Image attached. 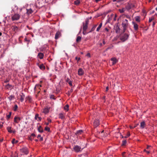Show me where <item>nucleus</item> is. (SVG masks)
Here are the masks:
<instances>
[{
    "label": "nucleus",
    "instance_id": "nucleus-1",
    "mask_svg": "<svg viewBox=\"0 0 157 157\" xmlns=\"http://www.w3.org/2000/svg\"><path fill=\"white\" fill-rule=\"evenodd\" d=\"M129 25L128 20L126 19L123 20L121 23V25L123 28V33L125 32Z\"/></svg>",
    "mask_w": 157,
    "mask_h": 157
},
{
    "label": "nucleus",
    "instance_id": "nucleus-2",
    "mask_svg": "<svg viewBox=\"0 0 157 157\" xmlns=\"http://www.w3.org/2000/svg\"><path fill=\"white\" fill-rule=\"evenodd\" d=\"M128 33H124L121 35L120 37V40L122 42H124L128 39L129 36Z\"/></svg>",
    "mask_w": 157,
    "mask_h": 157
},
{
    "label": "nucleus",
    "instance_id": "nucleus-3",
    "mask_svg": "<svg viewBox=\"0 0 157 157\" xmlns=\"http://www.w3.org/2000/svg\"><path fill=\"white\" fill-rule=\"evenodd\" d=\"M88 20H86L85 23H83V33L84 35H86L87 33L86 32V30L88 28Z\"/></svg>",
    "mask_w": 157,
    "mask_h": 157
},
{
    "label": "nucleus",
    "instance_id": "nucleus-4",
    "mask_svg": "<svg viewBox=\"0 0 157 157\" xmlns=\"http://www.w3.org/2000/svg\"><path fill=\"white\" fill-rule=\"evenodd\" d=\"M125 8L127 10H129L132 8H136V6L134 3L131 2H129L127 3L125 6Z\"/></svg>",
    "mask_w": 157,
    "mask_h": 157
},
{
    "label": "nucleus",
    "instance_id": "nucleus-5",
    "mask_svg": "<svg viewBox=\"0 0 157 157\" xmlns=\"http://www.w3.org/2000/svg\"><path fill=\"white\" fill-rule=\"evenodd\" d=\"M20 17V15L18 13H15L12 15L11 19L12 21L18 20Z\"/></svg>",
    "mask_w": 157,
    "mask_h": 157
},
{
    "label": "nucleus",
    "instance_id": "nucleus-6",
    "mask_svg": "<svg viewBox=\"0 0 157 157\" xmlns=\"http://www.w3.org/2000/svg\"><path fill=\"white\" fill-rule=\"evenodd\" d=\"M20 151L23 154L27 155L29 153L28 149L26 147H23L21 149Z\"/></svg>",
    "mask_w": 157,
    "mask_h": 157
},
{
    "label": "nucleus",
    "instance_id": "nucleus-7",
    "mask_svg": "<svg viewBox=\"0 0 157 157\" xmlns=\"http://www.w3.org/2000/svg\"><path fill=\"white\" fill-rule=\"evenodd\" d=\"M132 23L133 25L134 30L136 32H137L139 29V25L134 21H132Z\"/></svg>",
    "mask_w": 157,
    "mask_h": 157
},
{
    "label": "nucleus",
    "instance_id": "nucleus-8",
    "mask_svg": "<svg viewBox=\"0 0 157 157\" xmlns=\"http://www.w3.org/2000/svg\"><path fill=\"white\" fill-rule=\"evenodd\" d=\"M73 149L76 152H78L81 151L82 150L81 147L78 145L75 146L73 148Z\"/></svg>",
    "mask_w": 157,
    "mask_h": 157
},
{
    "label": "nucleus",
    "instance_id": "nucleus-9",
    "mask_svg": "<svg viewBox=\"0 0 157 157\" xmlns=\"http://www.w3.org/2000/svg\"><path fill=\"white\" fill-rule=\"evenodd\" d=\"M62 34L61 32L59 31L57 32L55 34V38L56 40L58 39L61 36Z\"/></svg>",
    "mask_w": 157,
    "mask_h": 157
},
{
    "label": "nucleus",
    "instance_id": "nucleus-10",
    "mask_svg": "<svg viewBox=\"0 0 157 157\" xmlns=\"http://www.w3.org/2000/svg\"><path fill=\"white\" fill-rule=\"evenodd\" d=\"M36 65L40 69L42 70H44L45 69V67L43 64H40L39 63H37Z\"/></svg>",
    "mask_w": 157,
    "mask_h": 157
},
{
    "label": "nucleus",
    "instance_id": "nucleus-11",
    "mask_svg": "<svg viewBox=\"0 0 157 157\" xmlns=\"http://www.w3.org/2000/svg\"><path fill=\"white\" fill-rule=\"evenodd\" d=\"M50 108L46 107L42 109V112L45 114H46L49 113Z\"/></svg>",
    "mask_w": 157,
    "mask_h": 157
},
{
    "label": "nucleus",
    "instance_id": "nucleus-12",
    "mask_svg": "<svg viewBox=\"0 0 157 157\" xmlns=\"http://www.w3.org/2000/svg\"><path fill=\"white\" fill-rule=\"evenodd\" d=\"M21 120L20 117L15 116L14 118V122L16 123H18Z\"/></svg>",
    "mask_w": 157,
    "mask_h": 157
},
{
    "label": "nucleus",
    "instance_id": "nucleus-13",
    "mask_svg": "<svg viewBox=\"0 0 157 157\" xmlns=\"http://www.w3.org/2000/svg\"><path fill=\"white\" fill-rule=\"evenodd\" d=\"M11 29L15 33H16L18 32V28L16 25H13L11 27Z\"/></svg>",
    "mask_w": 157,
    "mask_h": 157
},
{
    "label": "nucleus",
    "instance_id": "nucleus-14",
    "mask_svg": "<svg viewBox=\"0 0 157 157\" xmlns=\"http://www.w3.org/2000/svg\"><path fill=\"white\" fill-rule=\"evenodd\" d=\"M59 118L62 120H64L65 118V114L64 113H61L58 115Z\"/></svg>",
    "mask_w": 157,
    "mask_h": 157
},
{
    "label": "nucleus",
    "instance_id": "nucleus-15",
    "mask_svg": "<svg viewBox=\"0 0 157 157\" xmlns=\"http://www.w3.org/2000/svg\"><path fill=\"white\" fill-rule=\"evenodd\" d=\"M94 126L96 127L99 124V121L98 120L96 119L94 120L93 123Z\"/></svg>",
    "mask_w": 157,
    "mask_h": 157
},
{
    "label": "nucleus",
    "instance_id": "nucleus-16",
    "mask_svg": "<svg viewBox=\"0 0 157 157\" xmlns=\"http://www.w3.org/2000/svg\"><path fill=\"white\" fill-rule=\"evenodd\" d=\"M84 74V71L82 68H79L78 70V74L79 75H82Z\"/></svg>",
    "mask_w": 157,
    "mask_h": 157
},
{
    "label": "nucleus",
    "instance_id": "nucleus-17",
    "mask_svg": "<svg viewBox=\"0 0 157 157\" xmlns=\"http://www.w3.org/2000/svg\"><path fill=\"white\" fill-rule=\"evenodd\" d=\"M20 100L21 102H23L25 98V95L23 93H21L20 94Z\"/></svg>",
    "mask_w": 157,
    "mask_h": 157
},
{
    "label": "nucleus",
    "instance_id": "nucleus-18",
    "mask_svg": "<svg viewBox=\"0 0 157 157\" xmlns=\"http://www.w3.org/2000/svg\"><path fill=\"white\" fill-rule=\"evenodd\" d=\"M111 60L112 61V65L115 64L118 61L117 59L115 57H113L111 59Z\"/></svg>",
    "mask_w": 157,
    "mask_h": 157
},
{
    "label": "nucleus",
    "instance_id": "nucleus-19",
    "mask_svg": "<svg viewBox=\"0 0 157 157\" xmlns=\"http://www.w3.org/2000/svg\"><path fill=\"white\" fill-rule=\"evenodd\" d=\"M38 57L40 59H42L44 57V54L43 53L41 52H39L38 53L37 55Z\"/></svg>",
    "mask_w": 157,
    "mask_h": 157
},
{
    "label": "nucleus",
    "instance_id": "nucleus-20",
    "mask_svg": "<svg viewBox=\"0 0 157 157\" xmlns=\"http://www.w3.org/2000/svg\"><path fill=\"white\" fill-rule=\"evenodd\" d=\"M7 129L8 130V131L10 133H14L15 132V130L13 131L11 130V128L10 127H7Z\"/></svg>",
    "mask_w": 157,
    "mask_h": 157
},
{
    "label": "nucleus",
    "instance_id": "nucleus-21",
    "mask_svg": "<svg viewBox=\"0 0 157 157\" xmlns=\"http://www.w3.org/2000/svg\"><path fill=\"white\" fill-rule=\"evenodd\" d=\"M66 82L69 84L70 86H72V82L69 78H68L66 79Z\"/></svg>",
    "mask_w": 157,
    "mask_h": 157
},
{
    "label": "nucleus",
    "instance_id": "nucleus-22",
    "mask_svg": "<svg viewBox=\"0 0 157 157\" xmlns=\"http://www.w3.org/2000/svg\"><path fill=\"white\" fill-rule=\"evenodd\" d=\"M35 118L36 120H37V118L38 119V120H37L39 121H40L41 120L42 118L40 117H39V114H36L35 115Z\"/></svg>",
    "mask_w": 157,
    "mask_h": 157
},
{
    "label": "nucleus",
    "instance_id": "nucleus-23",
    "mask_svg": "<svg viewBox=\"0 0 157 157\" xmlns=\"http://www.w3.org/2000/svg\"><path fill=\"white\" fill-rule=\"evenodd\" d=\"M145 122L144 121H143L141 122L140 123V127L142 129H143L145 127Z\"/></svg>",
    "mask_w": 157,
    "mask_h": 157
},
{
    "label": "nucleus",
    "instance_id": "nucleus-24",
    "mask_svg": "<svg viewBox=\"0 0 157 157\" xmlns=\"http://www.w3.org/2000/svg\"><path fill=\"white\" fill-rule=\"evenodd\" d=\"M47 47L46 45H44L40 49V51L41 52L44 51L47 49Z\"/></svg>",
    "mask_w": 157,
    "mask_h": 157
},
{
    "label": "nucleus",
    "instance_id": "nucleus-25",
    "mask_svg": "<svg viewBox=\"0 0 157 157\" xmlns=\"http://www.w3.org/2000/svg\"><path fill=\"white\" fill-rule=\"evenodd\" d=\"M27 11L26 13L28 15H30L33 12V11L31 9H27Z\"/></svg>",
    "mask_w": 157,
    "mask_h": 157
},
{
    "label": "nucleus",
    "instance_id": "nucleus-26",
    "mask_svg": "<svg viewBox=\"0 0 157 157\" xmlns=\"http://www.w3.org/2000/svg\"><path fill=\"white\" fill-rule=\"evenodd\" d=\"M135 20L136 21L140 22V17L139 16H136L135 17Z\"/></svg>",
    "mask_w": 157,
    "mask_h": 157
},
{
    "label": "nucleus",
    "instance_id": "nucleus-27",
    "mask_svg": "<svg viewBox=\"0 0 157 157\" xmlns=\"http://www.w3.org/2000/svg\"><path fill=\"white\" fill-rule=\"evenodd\" d=\"M115 30V32L117 33H118L120 32V29L118 26L117 25L116 26Z\"/></svg>",
    "mask_w": 157,
    "mask_h": 157
},
{
    "label": "nucleus",
    "instance_id": "nucleus-28",
    "mask_svg": "<svg viewBox=\"0 0 157 157\" xmlns=\"http://www.w3.org/2000/svg\"><path fill=\"white\" fill-rule=\"evenodd\" d=\"M126 10V9L125 7V8H122L121 9H119L118 10V11L121 13H122L124 12Z\"/></svg>",
    "mask_w": 157,
    "mask_h": 157
},
{
    "label": "nucleus",
    "instance_id": "nucleus-29",
    "mask_svg": "<svg viewBox=\"0 0 157 157\" xmlns=\"http://www.w3.org/2000/svg\"><path fill=\"white\" fill-rule=\"evenodd\" d=\"M41 87V85L39 84H37L36 85L35 87H34V90L36 91L37 88H38L39 89H40V87Z\"/></svg>",
    "mask_w": 157,
    "mask_h": 157
},
{
    "label": "nucleus",
    "instance_id": "nucleus-30",
    "mask_svg": "<svg viewBox=\"0 0 157 157\" xmlns=\"http://www.w3.org/2000/svg\"><path fill=\"white\" fill-rule=\"evenodd\" d=\"M38 130L40 132L42 133L43 132V129L41 126H40L38 128Z\"/></svg>",
    "mask_w": 157,
    "mask_h": 157
},
{
    "label": "nucleus",
    "instance_id": "nucleus-31",
    "mask_svg": "<svg viewBox=\"0 0 157 157\" xmlns=\"http://www.w3.org/2000/svg\"><path fill=\"white\" fill-rule=\"evenodd\" d=\"M82 132L83 131L82 130H79L77 131L76 134L77 135H79L81 134Z\"/></svg>",
    "mask_w": 157,
    "mask_h": 157
},
{
    "label": "nucleus",
    "instance_id": "nucleus-32",
    "mask_svg": "<svg viewBox=\"0 0 157 157\" xmlns=\"http://www.w3.org/2000/svg\"><path fill=\"white\" fill-rule=\"evenodd\" d=\"M11 157H18V155L17 153H12L10 156Z\"/></svg>",
    "mask_w": 157,
    "mask_h": 157
},
{
    "label": "nucleus",
    "instance_id": "nucleus-33",
    "mask_svg": "<svg viewBox=\"0 0 157 157\" xmlns=\"http://www.w3.org/2000/svg\"><path fill=\"white\" fill-rule=\"evenodd\" d=\"M80 2V0H75L74 2V4L75 5H78L79 4Z\"/></svg>",
    "mask_w": 157,
    "mask_h": 157
},
{
    "label": "nucleus",
    "instance_id": "nucleus-34",
    "mask_svg": "<svg viewBox=\"0 0 157 157\" xmlns=\"http://www.w3.org/2000/svg\"><path fill=\"white\" fill-rule=\"evenodd\" d=\"M102 25V23H100V24L99 25V26L97 28V30H96V31H98V32L99 31L100 29L101 28Z\"/></svg>",
    "mask_w": 157,
    "mask_h": 157
},
{
    "label": "nucleus",
    "instance_id": "nucleus-35",
    "mask_svg": "<svg viewBox=\"0 0 157 157\" xmlns=\"http://www.w3.org/2000/svg\"><path fill=\"white\" fill-rule=\"evenodd\" d=\"M82 37L80 36H78L76 39V42H79L81 41Z\"/></svg>",
    "mask_w": 157,
    "mask_h": 157
},
{
    "label": "nucleus",
    "instance_id": "nucleus-36",
    "mask_svg": "<svg viewBox=\"0 0 157 157\" xmlns=\"http://www.w3.org/2000/svg\"><path fill=\"white\" fill-rule=\"evenodd\" d=\"M6 87L7 89H9L10 88H11L12 87V86L11 85H10L8 84L6 86Z\"/></svg>",
    "mask_w": 157,
    "mask_h": 157
},
{
    "label": "nucleus",
    "instance_id": "nucleus-37",
    "mask_svg": "<svg viewBox=\"0 0 157 157\" xmlns=\"http://www.w3.org/2000/svg\"><path fill=\"white\" fill-rule=\"evenodd\" d=\"M69 105H66L64 107V109L65 110H66V111H67L69 109Z\"/></svg>",
    "mask_w": 157,
    "mask_h": 157
},
{
    "label": "nucleus",
    "instance_id": "nucleus-38",
    "mask_svg": "<svg viewBox=\"0 0 157 157\" xmlns=\"http://www.w3.org/2000/svg\"><path fill=\"white\" fill-rule=\"evenodd\" d=\"M18 142V141L17 140H16L15 139H13L12 141V143L13 144H16Z\"/></svg>",
    "mask_w": 157,
    "mask_h": 157
},
{
    "label": "nucleus",
    "instance_id": "nucleus-39",
    "mask_svg": "<svg viewBox=\"0 0 157 157\" xmlns=\"http://www.w3.org/2000/svg\"><path fill=\"white\" fill-rule=\"evenodd\" d=\"M155 19V17L154 16H152L151 17L149 18V22H151L153 20H154Z\"/></svg>",
    "mask_w": 157,
    "mask_h": 157
},
{
    "label": "nucleus",
    "instance_id": "nucleus-40",
    "mask_svg": "<svg viewBox=\"0 0 157 157\" xmlns=\"http://www.w3.org/2000/svg\"><path fill=\"white\" fill-rule=\"evenodd\" d=\"M47 120L48 121V122L45 123V124L46 125H48L49 124V123H51V120L50 118H48L47 119Z\"/></svg>",
    "mask_w": 157,
    "mask_h": 157
},
{
    "label": "nucleus",
    "instance_id": "nucleus-41",
    "mask_svg": "<svg viewBox=\"0 0 157 157\" xmlns=\"http://www.w3.org/2000/svg\"><path fill=\"white\" fill-rule=\"evenodd\" d=\"M18 108L17 105H14V107L13 108V110L14 111H17Z\"/></svg>",
    "mask_w": 157,
    "mask_h": 157
},
{
    "label": "nucleus",
    "instance_id": "nucleus-42",
    "mask_svg": "<svg viewBox=\"0 0 157 157\" xmlns=\"http://www.w3.org/2000/svg\"><path fill=\"white\" fill-rule=\"evenodd\" d=\"M11 114H12V113L11 112H10L9 113V114L8 115H6V118L7 119H9L10 117H11Z\"/></svg>",
    "mask_w": 157,
    "mask_h": 157
},
{
    "label": "nucleus",
    "instance_id": "nucleus-43",
    "mask_svg": "<svg viewBox=\"0 0 157 157\" xmlns=\"http://www.w3.org/2000/svg\"><path fill=\"white\" fill-rule=\"evenodd\" d=\"M44 130L46 131H48V132H49L50 131V128L49 127H46L45 128H44Z\"/></svg>",
    "mask_w": 157,
    "mask_h": 157
},
{
    "label": "nucleus",
    "instance_id": "nucleus-44",
    "mask_svg": "<svg viewBox=\"0 0 157 157\" xmlns=\"http://www.w3.org/2000/svg\"><path fill=\"white\" fill-rule=\"evenodd\" d=\"M14 98V96L13 95H10L9 97H8V98L10 101H11Z\"/></svg>",
    "mask_w": 157,
    "mask_h": 157
},
{
    "label": "nucleus",
    "instance_id": "nucleus-45",
    "mask_svg": "<svg viewBox=\"0 0 157 157\" xmlns=\"http://www.w3.org/2000/svg\"><path fill=\"white\" fill-rule=\"evenodd\" d=\"M127 143V141L126 140H124L122 142V146H124Z\"/></svg>",
    "mask_w": 157,
    "mask_h": 157
},
{
    "label": "nucleus",
    "instance_id": "nucleus-46",
    "mask_svg": "<svg viewBox=\"0 0 157 157\" xmlns=\"http://www.w3.org/2000/svg\"><path fill=\"white\" fill-rule=\"evenodd\" d=\"M27 100L29 102H31L32 99V98L30 97H28L27 98Z\"/></svg>",
    "mask_w": 157,
    "mask_h": 157
},
{
    "label": "nucleus",
    "instance_id": "nucleus-47",
    "mask_svg": "<svg viewBox=\"0 0 157 157\" xmlns=\"http://www.w3.org/2000/svg\"><path fill=\"white\" fill-rule=\"evenodd\" d=\"M130 135V133L129 132H128L127 135L124 136V138H127Z\"/></svg>",
    "mask_w": 157,
    "mask_h": 157
},
{
    "label": "nucleus",
    "instance_id": "nucleus-48",
    "mask_svg": "<svg viewBox=\"0 0 157 157\" xmlns=\"http://www.w3.org/2000/svg\"><path fill=\"white\" fill-rule=\"evenodd\" d=\"M75 59L77 61V62H78L80 59V58L76 57L75 58Z\"/></svg>",
    "mask_w": 157,
    "mask_h": 157
},
{
    "label": "nucleus",
    "instance_id": "nucleus-49",
    "mask_svg": "<svg viewBox=\"0 0 157 157\" xmlns=\"http://www.w3.org/2000/svg\"><path fill=\"white\" fill-rule=\"evenodd\" d=\"M3 123L2 122H0V128H1L3 127Z\"/></svg>",
    "mask_w": 157,
    "mask_h": 157
},
{
    "label": "nucleus",
    "instance_id": "nucleus-50",
    "mask_svg": "<svg viewBox=\"0 0 157 157\" xmlns=\"http://www.w3.org/2000/svg\"><path fill=\"white\" fill-rule=\"evenodd\" d=\"M30 136L33 138H34V137L36 136V135L34 133H33L31 134Z\"/></svg>",
    "mask_w": 157,
    "mask_h": 157
},
{
    "label": "nucleus",
    "instance_id": "nucleus-51",
    "mask_svg": "<svg viewBox=\"0 0 157 157\" xmlns=\"http://www.w3.org/2000/svg\"><path fill=\"white\" fill-rule=\"evenodd\" d=\"M102 43L103 45L106 44L105 40V39H103L102 40Z\"/></svg>",
    "mask_w": 157,
    "mask_h": 157
},
{
    "label": "nucleus",
    "instance_id": "nucleus-52",
    "mask_svg": "<svg viewBox=\"0 0 157 157\" xmlns=\"http://www.w3.org/2000/svg\"><path fill=\"white\" fill-rule=\"evenodd\" d=\"M86 56L89 57H90V53H87V54L86 55Z\"/></svg>",
    "mask_w": 157,
    "mask_h": 157
},
{
    "label": "nucleus",
    "instance_id": "nucleus-53",
    "mask_svg": "<svg viewBox=\"0 0 157 157\" xmlns=\"http://www.w3.org/2000/svg\"><path fill=\"white\" fill-rule=\"evenodd\" d=\"M113 45H112L111 47H108L107 49H106V50H109L112 48L113 47Z\"/></svg>",
    "mask_w": 157,
    "mask_h": 157
},
{
    "label": "nucleus",
    "instance_id": "nucleus-54",
    "mask_svg": "<svg viewBox=\"0 0 157 157\" xmlns=\"http://www.w3.org/2000/svg\"><path fill=\"white\" fill-rule=\"evenodd\" d=\"M33 138H33L30 136L29 137V140H32Z\"/></svg>",
    "mask_w": 157,
    "mask_h": 157
},
{
    "label": "nucleus",
    "instance_id": "nucleus-55",
    "mask_svg": "<svg viewBox=\"0 0 157 157\" xmlns=\"http://www.w3.org/2000/svg\"><path fill=\"white\" fill-rule=\"evenodd\" d=\"M99 47H101L103 46V44H102V43H100L99 44Z\"/></svg>",
    "mask_w": 157,
    "mask_h": 157
},
{
    "label": "nucleus",
    "instance_id": "nucleus-56",
    "mask_svg": "<svg viewBox=\"0 0 157 157\" xmlns=\"http://www.w3.org/2000/svg\"><path fill=\"white\" fill-rule=\"evenodd\" d=\"M144 151H146V152L147 154H149L150 153V151H147L146 150H144Z\"/></svg>",
    "mask_w": 157,
    "mask_h": 157
},
{
    "label": "nucleus",
    "instance_id": "nucleus-57",
    "mask_svg": "<svg viewBox=\"0 0 157 157\" xmlns=\"http://www.w3.org/2000/svg\"><path fill=\"white\" fill-rule=\"evenodd\" d=\"M126 18L128 19H131V17H130L128 15H126Z\"/></svg>",
    "mask_w": 157,
    "mask_h": 157
},
{
    "label": "nucleus",
    "instance_id": "nucleus-58",
    "mask_svg": "<svg viewBox=\"0 0 157 157\" xmlns=\"http://www.w3.org/2000/svg\"><path fill=\"white\" fill-rule=\"evenodd\" d=\"M73 91V89L72 88H71L70 90V91L69 92V93H72Z\"/></svg>",
    "mask_w": 157,
    "mask_h": 157
},
{
    "label": "nucleus",
    "instance_id": "nucleus-59",
    "mask_svg": "<svg viewBox=\"0 0 157 157\" xmlns=\"http://www.w3.org/2000/svg\"><path fill=\"white\" fill-rule=\"evenodd\" d=\"M94 29H95V28H94V27H93L92 28V29H91V30L90 31V32H92V31H93L94 30Z\"/></svg>",
    "mask_w": 157,
    "mask_h": 157
},
{
    "label": "nucleus",
    "instance_id": "nucleus-60",
    "mask_svg": "<svg viewBox=\"0 0 157 157\" xmlns=\"http://www.w3.org/2000/svg\"><path fill=\"white\" fill-rule=\"evenodd\" d=\"M155 22L154 21H153V24H152V26H153V27H154L155 26Z\"/></svg>",
    "mask_w": 157,
    "mask_h": 157
},
{
    "label": "nucleus",
    "instance_id": "nucleus-61",
    "mask_svg": "<svg viewBox=\"0 0 157 157\" xmlns=\"http://www.w3.org/2000/svg\"><path fill=\"white\" fill-rule=\"evenodd\" d=\"M109 90V87L108 86H107L106 88V91H108Z\"/></svg>",
    "mask_w": 157,
    "mask_h": 157
},
{
    "label": "nucleus",
    "instance_id": "nucleus-62",
    "mask_svg": "<svg viewBox=\"0 0 157 157\" xmlns=\"http://www.w3.org/2000/svg\"><path fill=\"white\" fill-rule=\"evenodd\" d=\"M26 27L29 29H31V28H30V27L28 26V25H27Z\"/></svg>",
    "mask_w": 157,
    "mask_h": 157
},
{
    "label": "nucleus",
    "instance_id": "nucleus-63",
    "mask_svg": "<svg viewBox=\"0 0 157 157\" xmlns=\"http://www.w3.org/2000/svg\"><path fill=\"white\" fill-rule=\"evenodd\" d=\"M41 137V135H38L37 136V138H39L40 137Z\"/></svg>",
    "mask_w": 157,
    "mask_h": 157
},
{
    "label": "nucleus",
    "instance_id": "nucleus-64",
    "mask_svg": "<svg viewBox=\"0 0 157 157\" xmlns=\"http://www.w3.org/2000/svg\"><path fill=\"white\" fill-rule=\"evenodd\" d=\"M40 140L42 141L43 140V138L42 137H41L40 138Z\"/></svg>",
    "mask_w": 157,
    "mask_h": 157
}]
</instances>
